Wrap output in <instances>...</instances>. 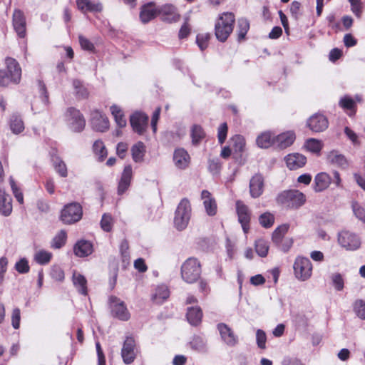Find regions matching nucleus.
I'll use <instances>...</instances> for the list:
<instances>
[{
	"mask_svg": "<svg viewBox=\"0 0 365 365\" xmlns=\"http://www.w3.org/2000/svg\"><path fill=\"white\" fill-rule=\"evenodd\" d=\"M6 69L0 70V86L6 87L10 84H18L21 78V68L18 61L10 57L5 59Z\"/></svg>",
	"mask_w": 365,
	"mask_h": 365,
	"instance_id": "f257e3e1",
	"label": "nucleus"
},
{
	"mask_svg": "<svg viewBox=\"0 0 365 365\" xmlns=\"http://www.w3.org/2000/svg\"><path fill=\"white\" fill-rule=\"evenodd\" d=\"M235 19L231 12H225L217 19L215 26L216 38L221 42L225 41L233 30Z\"/></svg>",
	"mask_w": 365,
	"mask_h": 365,
	"instance_id": "f03ea898",
	"label": "nucleus"
},
{
	"mask_svg": "<svg viewBox=\"0 0 365 365\" xmlns=\"http://www.w3.org/2000/svg\"><path fill=\"white\" fill-rule=\"evenodd\" d=\"M200 274L201 265L196 258H188L181 266V277L188 284L197 282Z\"/></svg>",
	"mask_w": 365,
	"mask_h": 365,
	"instance_id": "7ed1b4c3",
	"label": "nucleus"
},
{
	"mask_svg": "<svg viewBox=\"0 0 365 365\" xmlns=\"http://www.w3.org/2000/svg\"><path fill=\"white\" fill-rule=\"evenodd\" d=\"M277 202L291 208H298L306 201L305 195L299 190H285L277 197Z\"/></svg>",
	"mask_w": 365,
	"mask_h": 365,
	"instance_id": "20e7f679",
	"label": "nucleus"
},
{
	"mask_svg": "<svg viewBox=\"0 0 365 365\" xmlns=\"http://www.w3.org/2000/svg\"><path fill=\"white\" fill-rule=\"evenodd\" d=\"M191 216V206L187 199H183L178 204L174 217V225L178 230L185 229Z\"/></svg>",
	"mask_w": 365,
	"mask_h": 365,
	"instance_id": "39448f33",
	"label": "nucleus"
},
{
	"mask_svg": "<svg viewBox=\"0 0 365 365\" xmlns=\"http://www.w3.org/2000/svg\"><path fill=\"white\" fill-rule=\"evenodd\" d=\"M66 125L73 132H81L86 125V120L79 110L70 107L64 114Z\"/></svg>",
	"mask_w": 365,
	"mask_h": 365,
	"instance_id": "423d86ee",
	"label": "nucleus"
},
{
	"mask_svg": "<svg viewBox=\"0 0 365 365\" xmlns=\"http://www.w3.org/2000/svg\"><path fill=\"white\" fill-rule=\"evenodd\" d=\"M337 241L339 245L347 251L357 250L361 244L359 236L349 230H342L338 233Z\"/></svg>",
	"mask_w": 365,
	"mask_h": 365,
	"instance_id": "0eeeda50",
	"label": "nucleus"
},
{
	"mask_svg": "<svg viewBox=\"0 0 365 365\" xmlns=\"http://www.w3.org/2000/svg\"><path fill=\"white\" fill-rule=\"evenodd\" d=\"M293 268L296 278L301 281H306L312 276V264L307 257H297Z\"/></svg>",
	"mask_w": 365,
	"mask_h": 365,
	"instance_id": "6e6552de",
	"label": "nucleus"
},
{
	"mask_svg": "<svg viewBox=\"0 0 365 365\" xmlns=\"http://www.w3.org/2000/svg\"><path fill=\"white\" fill-rule=\"evenodd\" d=\"M82 217V208L78 203H71L61 211V220L66 224H72L78 222Z\"/></svg>",
	"mask_w": 365,
	"mask_h": 365,
	"instance_id": "1a4fd4ad",
	"label": "nucleus"
},
{
	"mask_svg": "<svg viewBox=\"0 0 365 365\" xmlns=\"http://www.w3.org/2000/svg\"><path fill=\"white\" fill-rule=\"evenodd\" d=\"M148 116L142 112H135L130 116V123L133 130L140 135H143L148 127Z\"/></svg>",
	"mask_w": 365,
	"mask_h": 365,
	"instance_id": "9d476101",
	"label": "nucleus"
},
{
	"mask_svg": "<svg viewBox=\"0 0 365 365\" xmlns=\"http://www.w3.org/2000/svg\"><path fill=\"white\" fill-rule=\"evenodd\" d=\"M121 356L123 362L130 364L136 357V348L135 340L132 337H127L121 350Z\"/></svg>",
	"mask_w": 365,
	"mask_h": 365,
	"instance_id": "9b49d317",
	"label": "nucleus"
},
{
	"mask_svg": "<svg viewBox=\"0 0 365 365\" xmlns=\"http://www.w3.org/2000/svg\"><path fill=\"white\" fill-rule=\"evenodd\" d=\"M110 303L113 316L123 321L129 319L130 313L123 302L120 301L116 297H110Z\"/></svg>",
	"mask_w": 365,
	"mask_h": 365,
	"instance_id": "f8f14e48",
	"label": "nucleus"
},
{
	"mask_svg": "<svg viewBox=\"0 0 365 365\" xmlns=\"http://www.w3.org/2000/svg\"><path fill=\"white\" fill-rule=\"evenodd\" d=\"M12 22L14 30L20 38H24L26 34V22L24 12L16 9L12 16Z\"/></svg>",
	"mask_w": 365,
	"mask_h": 365,
	"instance_id": "ddd939ff",
	"label": "nucleus"
},
{
	"mask_svg": "<svg viewBox=\"0 0 365 365\" xmlns=\"http://www.w3.org/2000/svg\"><path fill=\"white\" fill-rule=\"evenodd\" d=\"M307 125L312 131L319 133L328 128L329 122L324 115L315 113L307 120Z\"/></svg>",
	"mask_w": 365,
	"mask_h": 365,
	"instance_id": "4468645a",
	"label": "nucleus"
},
{
	"mask_svg": "<svg viewBox=\"0 0 365 365\" xmlns=\"http://www.w3.org/2000/svg\"><path fill=\"white\" fill-rule=\"evenodd\" d=\"M288 230H289L288 225L283 224L282 225H279L274 230V231L272 233V240L273 242L276 245L280 247V248L284 252H287L292 244V240H286V245H283L281 246V245H280L282 242L283 237L285 235V234L287 232Z\"/></svg>",
	"mask_w": 365,
	"mask_h": 365,
	"instance_id": "2eb2a0df",
	"label": "nucleus"
},
{
	"mask_svg": "<svg viewBox=\"0 0 365 365\" xmlns=\"http://www.w3.org/2000/svg\"><path fill=\"white\" fill-rule=\"evenodd\" d=\"M222 340L229 346H234L238 342V337L232 329L224 323L217 324Z\"/></svg>",
	"mask_w": 365,
	"mask_h": 365,
	"instance_id": "dca6fc26",
	"label": "nucleus"
},
{
	"mask_svg": "<svg viewBox=\"0 0 365 365\" xmlns=\"http://www.w3.org/2000/svg\"><path fill=\"white\" fill-rule=\"evenodd\" d=\"M158 14L162 16V20L165 22H176L180 19V15L176 8L171 4H165L158 9Z\"/></svg>",
	"mask_w": 365,
	"mask_h": 365,
	"instance_id": "f3484780",
	"label": "nucleus"
},
{
	"mask_svg": "<svg viewBox=\"0 0 365 365\" xmlns=\"http://www.w3.org/2000/svg\"><path fill=\"white\" fill-rule=\"evenodd\" d=\"M236 210L238 215V220L242 225V229L245 232H247L249 229V222L250 220V212L247 205L242 201L237 200L236 202Z\"/></svg>",
	"mask_w": 365,
	"mask_h": 365,
	"instance_id": "a211bd4d",
	"label": "nucleus"
},
{
	"mask_svg": "<svg viewBox=\"0 0 365 365\" xmlns=\"http://www.w3.org/2000/svg\"><path fill=\"white\" fill-rule=\"evenodd\" d=\"M91 124L93 129L99 132H105L109 128L108 118L99 111L92 113Z\"/></svg>",
	"mask_w": 365,
	"mask_h": 365,
	"instance_id": "6ab92c4d",
	"label": "nucleus"
},
{
	"mask_svg": "<svg viewBox=\"0 0 365 365\" xmlns=\"http://www.w3.org/2000/svg\"><path fill=\"white\" fill-rule=\"evenodd\" d=\"M264 190V178L259 174L255 175L250 181V193L252 197L257 198Z\"/></svg>",
	"mask_w": 365,
	"mask_h": 365,
	"instance_id": "aec40b11",
	"label": "nucleus"
},
{
	"mask_svg": "<svg viewBox=\"0 0 365 365\" xmlns=\"http://www.w3.org/2000/svg\"><path fill=\"white\" fill-rule=\"evenodd\" d=\"M285 161L290 170H297L306 164L307 158L302 154L291 153L285 157Z\"/></svg>",
	"mask_w": 365,
	"mask_h": 365,
	"instance_id": "412c9836",
	"label": "nucleus"
},
{
	"mask_svg": "<svg viewBox=\"0 0 365 365\" xmlns=\"http://www.w3.org/2000/svg\"><path fill=\"white\" fill-rule=\"evenodd\" d=\"M158 9L153 2L143 5L140 9V19L143 24H147L153 19L157 15Z\"/></svg>",
	"mask_w": 365,
	"mask_h": 365,
	"instance_id": "4be33fe9",
	"label": "nucleus"
},
{
	"mask_svg": "<svg viewBox=\"0 0 365 365\" xmlns=\"http://www.w3.org/2000/svg\"><path fill=\"white\" fill-rule=\"evenodd\" d=\"M190 155L183 148L176 149L173 155V160L176 167L180 169L186 168L190 163Z\"/></svg>",
	"mask_w": 365,
	"mask_h": 365,
	"instance_id": "5701e85b",
	"label": "nucleus"
},
{
	"mask_svg": "<svg viewBox=\"0 0 365 365\" xmlns=\"http://www.w3.org/2000/svg\"><path fill=\"white\" fill-rule=\"evenodd\" d=\"M77 8L83 13L86 11L101 12L103 5L101 2H93L91 0H76Z\"/></svg>",
	"mask_w": 365,
	"mask_h": 365,
	"instance_id": "b1692460",
	"label": "nucleus"
},
{
	"mask_svg": "<svg viewBox=\"0 0 365 365\" xmlns=\"http://www.w3.org/2000/svg\"><path fill=\"white\" fill-rule=\"evenodd\" d=\"M132 175L133 171L131 165H126L124 168L121 179L118 184V192L119 195L123 194L128 188L132 179Z\"/></svg>",
	"mask_w": 365,
	"mask_h": 365,
	"instance_id": "393cba45",
	"label": "nucleus"
},
{
	"mask_svg": "<svg viewBox=\"0 0 365 365\" xmlns=\"http://www.w3.org/2000/svg\"><path fill=\"white\" fill-rule=\"evenodd\" d=\"M203 204L207 214L213 216L217 213V204L215 199L211 197V194L207 190H203L201 194Z\"/></svg>",
	"mask_w": 365,
	"mask_h": 365,
	"instance_id": "a878e982",
	"label": "nucleus"
},
{
	"mask_svg": "<svg viewBox=\"0 0 365 365\" xmlns=\"http://www.w3.org/2000/svg\"><path fill=\"white\" fill-rule=\"evenodd\" d=\"M74 253L76 256L83 257L93 252V245L86 240H80L74 246Z\"/></svg>",
	"mask_w": 365,
	"mask_h": 365,
	"instance_id": "bb28decb",
	"label": "nucleus"
},
{
	"mask_svg": "<svg viewBox=\"0 0 365 365\" xmlns=\"http://www.w3.org/2000/svg\"><path fill=\"white\" fill-rule=\"evenodd\" d=\"M331 178L326 173L317 174L314 178V189L316 192H322L326 190L331 183Z\"/></svg>",
	"mask_w": 365,
	"mask_h": 365,
	"instance_id": "cd10ccee",
	"label": "nucleus"
},
{
	"mask_svg": "<svg viewBox=\"0 0 365 365\" xmlns=\"http://www.w3.org/2000/svg\"><path fill=\"white\" fill-rule=\"evenodd\" d=\"M295 140V135L292 131L275 135V144L281 148H285L291 145Z\"/></svg>",
	"mask_w": 365,
	"mask_h": 365,
	"instance_id": "c85d7f7f",
	"label": "nucleus"
},
{
	"mask_svg": "<svg viewBox=\"0 0 365 365\" xmlns=\"http://www.w3.org/2000/svg\"><path fill=\"white\" fill-rule=\"evenodd\" d=\"M256 143L261 148H268L275 144V135L269 131L264 132L258 135Z\"/></svg>",
	"mask_w": 365,
	"mask_h": 365,
	"instance_id": "c756f323",
	"label": "nucleus"
},
{
	"mask_svg": "<svg viewBox=\"0 0 365 365\" xmlns=\"http://www.w3.org/2000/svg\"><path fill=\"white\" fill-rule=\"evenodd\" d=\"M12 211L11 198L0 189V213L4 216H9Z\"/></svg>",
	"mask_w": 365,
	"mask_h": 365,
	"instance_id": "7c9ffc66",
	"label": "nucleus"
},
{
	"mask_svg": "<svg viewBox=\"0 0 365 365\" xmlns=\"http://www.w3.org/2000/svg\"><path fill=\"white\" fill-rule=\"evenodd\" d=\"M187 319L192 326L198 325L202 318V312L200 307H191L187 308Z\"/></svg>",
	"mask_w": 365,
	"mask_h": 365,
	"instance_id": "2f4dec72",
	"label": "nucleus"
},
{
	"mask_svg": "<svg viewBox=\"0 0 365 365\" xmlns=\"http://www.w3.org/2000/svg\"><path fill=\"white\" fill-rule=\"evenodd\" d=\"M190 348L199 353H207L208 351L207 339L202 336H194L190 341Z\"/></svg>",
	"mask_w": 365,
	"mask_h": 365,
	"instance_id": "473e14b6",
	"label": "nucleus"
},
{
	"mask_svg": "<svg viewBox=\"0 0 365 365\" xmlns=\"http://www.w3.org/2000/svg\"><path fill=\"white\" fill-rule=\"evenodd\" d=\"M73 284L78 292L83 294L87 295V280L86 277L81 274L75 272L73 274Z\"/></svg>",
	"mask_w": 365,
	"mask_h": 365,
	"instance_id": "72a5a7b5",
	"label": "nucleus"
},
{
	"mask_svg": "<svg viewBox=\"0 0 365 365\" xmlns=\"http://www.w3.org/2000/svg\"><path fill=\"white\" fill-rule=\"evenodd\" d=\"M9 126L11 132L14 134H19L24 130V124L21 118L16 115L13 114L10 118Z\"/></svg>",
	"mask_w": 365,
	"mask_h": 365,
	"instance_id": "f704fd0d",
	"label": "nucleus"
},
{
	"mask_svg": "<svg viewBox=\"0 0 365 365\" xmlns=\"http://www.w3.org/2000/svg\"><path fill=\"white\" fill-rule=\"evenodd\" d=\"M132 158L135 163L141 162L145 153V145L142 142H138L131 148Z\"/></svg>",
	"mask_w": 365,
	"mask_h": 365,
	"instance_id": "c9c22d12",
	"label": "nucleus"
},
{
	"mask_svg": "<svg viewBox=\"0 0 365 365\" xmlns=\"http://www.w3.org/2000/svg\"><path fill=\"white\" fill-rule=\"evenodd\" d=\"M170 296V292L167 286L160 285L158 287L155 294L153 296V299L158 304L163 303Z\"/></svg>",
	"mask_w": 365,
	"mask_h": 365,
	"instance_id": "e433bc0d",
	"label": "nucleus"
},
{
	"mask_svg": "<svg viewBox=\"0 0 365 365\" xmlns=\"http://www.w3.org/2000/svg\"><path fill=\"white\" fill-rule=\"evenodd\" d=\"M250 29V23L246 19H240L237 21V38L238 41H242L245 38V36Z\"/></svg>",
	"mask_w": 365,
	"mask_h": 365,
	"instance_id": "4c0bfd02",
	"label": "nucleus"
},
{
	"mask_svg": "<svg viewBox=\"0 0 365 365\" xmlns=\"http://www.w3.org/2000/svg\"><path fill=\"white\" fill-rule=\"evenodd\" d=\"M93 149L94 153L98 156L100 161H103L106 158L108 153L101 140H96L93 143Z\"/></svg>",
	"mask_w": 365,
	"mask_h": 365,
	"instance_id": "58836bf2",
	"label": "nucleus"
},
{
	"mask_svg": "<svg viewBox=\"0 0 365 365\" xmlns=\"http://www.w3.org/2000/svg\"><path fill=\"white\" fill-rule=\"evenodd\" d=\"M304 146L309 151L319 154L322 148L323 143L319 140L309 138L307 140Z\"/></svg>",
	"mask_w": 365,
	"mask_h": 365,
	"instance_id": "ea45409f",
	"label": "nucleus"
},
{
	"mask_svg": "<svg viewBox=\"0 0 365 365\" xmlns=\"http://www.w3.org/2000/svg\"><path fill=\"white\" fill-rule=\"evenodd\" d=\"M51 257L52 254L51 252L41 250L36 252L34 259L40 264H46L50 262Z\"/></svg>",
	"mask_w": 365,
	"mask_h": 365,
	"instance_id": "a19ab883",
	"label": "nucleus"
},
{
	"mask_svg": "<svg viewBox=\"0 0 365 365\" xmlns=\"http://www.w3.org/2000/svg\"><path fill=\"white\" fill-rule=\"evenodd\" d=\"M53 164L55 170L59 174L60 176L66 178L68 175L67 167L66 163L58 157L53 158Z\"/></svg>",
	"mask_w": 365,
	"mask_h": 365,
	"instance_id": "79ce46f5",
	"label": "nucleus"
},
{
	"mask_svg": "<svg viewBox=\"0 0 365 365\" xmlns=\"http://www.w3.org/2000/svg\"><path fill=\"white\" fill-rule=\"evenodd\" d=\"M269 250L268 242L263 240L259 239L255 241V251L257 255L262 257H264L267 255Z\"/></svg>",
	"mask_w": 365,
	"mask_h": 365,
	"instance_id": "37998d69",
	"label": "nucleus"
},
{
	"mask_svg": "<svg viewBox=\"0 0 365 365\" xmlns=\"http://www.w3.org/2000/svg\"><path fill=\"white\" fill-rule=\"evenodd\" d=\"M205 133L202 128L197 125H195L192 126L191 130V138L192 143L193 145H197L200 141L204 138Z\"/></svg>",
	"mask_w": 365,
	"mask_h": 365,
	"instance_id": "c03bdc74",
	"label": "nucleus"
},
{
	"mask_svg": "<svg viewBox=\"0 0 365 365\" xmlns=\"http://www.w3.org/2000/svg\"><path fill=\"white\" fill-rule=\"evenodd\" d=\"M73 86L75 89V93L78 98L82 99L88 98L89 93L80 81L74 80L73 81Z\"/></svg>",
	"mask_w": 365,
	"mask_h": 365,
	"instance_id": "a18cd8bd",
	"label": "nucleus"
},
{
	"mask_svg": "<svg viewBox=\"0 0 365 365\" xmlns=\"http://www.w3.org/2000/svg\"><path fill=\"white\" fill-rule=\"evenodd\" d=\"M330 161L341 168H346L347 166V161L345 157L336 152H331L329 156Z\"/></svg>",
	"mask_w": 365,
	"mask_h": 365,
	"instance_id": "49530a36",
	"label": "nucleus"
},
{
	"mask_svg": "<svg viewBox=\"0 0 365 365\" xmlns=\"http://www.w3.org/2000/svg\"><path fill=\"white\" fill-rule=\"evenodd\" d=\"M352 210L354 216L363 223H365V208L359 202H353L351 204Z\"/></svg>",
	"mask_w": 365,
	"mask_h": 365,
	"instance_id": "de8ad7c7",
	"label": "nucleus"
},
{
	"mask_svg": "<svg viewBox=\"0 0 365 365\" xmlns=\"http://www.w3.org/2000/svg\"><path fill=\"white\" fill-rule=\"evenodd\" d=\"M66 240V233L63 230H61L53 239L51 247L59 249L63 246Z\"/></svg>",
	"mask_w": 365,
	"mask_h": 365,
	"instance_id": "09e8293b",
	"label": "nucleus"
},
{
	"mask_svg": "<svg viewBox=\"0 0 365 365\" xmlns=\"http://www.w3.org/2000/svg\"><path fill=\"white\" fill-rule=\"evenodd\" d=\"M259 222L262 227L268 228L274 224V217L270 212H264L259 216Z\"/></svg>",
	"mask_w": 365,
	"mask_h": 365,
	"instance_id": "8fccbe9b",
	"label": "nucleus"
},
{
	"mask_svg": "<svg viewBox=\"0 0 365 365\" xmlns=\"http://www.w3.org/2000/svg\"><path fill=\"white\" fill-rule=\"evenodd\" d=\"M14 268L19 274H26L30 270L29 262L26 258H21L16 262Z\"/></svg>",
	"mask_w": 365,
	"mask_h": 365,
	"instance_id": "3c124183",
	"label": "nucleus"
},
{
	"mask_svg": "<svg viewBox=\"0 0 365 365\" xmlns=\"http://www.w3.org/2000/svg\"><path fill=\"white\" fill-rule=\"evenodd\" d=\"M354 310L360 319H365V302L364 300H356L354 304Z\"/></svg>",
	"mask_w": 365,
	"mask_h": 365,
	"instance_id": "603ef678",
	"label": "nucleus"
},
{
	"mask_svg": "<svg viewBox=\"0 0 365 365\" xmlns=\"http://www.w3.org/2000/svg\"><path fill=\"white\" fill-rule=\"evenodd\" d=\"M78 41L82 49L88 51H93L95 50L93 43L83 35L78 36Z\"/></svg>",
	"mask_w": 365,
	"mask_h": 365,
	"instance_id": "864d4df0",
	"label": "nucleus"
},
{
	"mask_svg": "<svg viewBox=\"0 0 365 365\" xmlns=\"http://www.w3.org/2000/svg\"><path fill=\"white\" fill-rule=\"evenodd\" d=\"M232 141L233 143V147L235 151L242 152L244 150L245 145V141L244 138L242 135H236L232 138Z\"/></svg>",
	"mask_w": 365,
	"mask_h": 365,
	"instance_id": "5fc2aeb1",
	"label": "nucleus"
},
{
	"mask_svg": "<svg viewBox=\"0 0 365 365\" xmlns=\"http://www.w3.org/2000/svg\"><path fill=\"white\" fill-rule=\"evenodd\" d=\"M208 169L213 175L218 174L221 169L220 160L218 158L209 159Z\"/></svg>",
	"mask_w": 365,
	"mask_h": 365,
	"instance_id": "6e6d98bb",
	"label": "nucleus"
},
{
	"mask_svg": "<svg viewBox=\"0 0 365 365\" xmlns=\"http://www.w3.org/2000/svg\"><path fill=\"white\" fill-rule=\"evenodd\" d=\"M256 341L259 348L265 349L267 336L265 332L262 329H257L256 331Z\"/></svg>",
	"mask_w": 365,
	"mask_h": 365,
	"instance_id": "4d7b16f0",
	"label": "nucleus"
},
{
	"mask_svg": "<svg viewBox=\"0 0 365 365\" xmlns=\"http://www.w3.org/2000/svg\"><path fill=\"white\" fill-rule=\"evenodd\" d=\"M228 127L226 123H222L217 130L218 141L220 144H223L226 140Z\"/></svg>",
	"mask_w": 365,
	"mask_h": 365,
	"instance_id": "13d9d810",
	"label": "nucleus"
},
{
	"mask_svg": "<svg viewBox=\"0 0 365 365\" xmlns=\"http://www.w3.org/2000/svg\"><path fill=\"white\" fill-rule=\"evenodd\" d=\"M51 276L53 279L61 282L64 279V272L60 267L53 266L51 271Z\"/></svg>",
	"mask_w": 365,
	"mask_h": 365,
	"instance_id": "bf43d9fd",
	"label": "nucleus"
},
{
	"mask_svg": "<svg viewBox=\"0 0 365 365\" xmlns=\"http://www.w3.org/2000/svg\"><path fill=\"white\" fill-rule=\"evenodd\" d=\"M112 218L110 215L104 214L101 221V226L106 232H110L112 229Z\"/></svg>",
	"mask_w": 365,
	"mask_h": 365,
	"instance_id": "052dcab7",
	"label": "nucleus"
},
{
	"mask_svg": "<svg viewBox=\"0 0 365 365\" xmlns=\"http://www.w3.org/2000/svg\"><path fill=\"white\" fill-rule=\"evenodd\" d=\"M9 182H10V185H11V187L12 192H13V193H14L16 200L19 203H21V204L23 203V202H24L23 194L19 190V188H18L17 185H16L14 179L12 178H10Z\"/></svg>",
	"mask_w": 365,
	"mask_h": 365,
	"instance_id": "680f3d73",
	"label": "nucleus"
},
{
	"mask_svg": "<svg viewBox=\"0 0 365 365\" xmlns=\"http://www.w3.org/2000/svg\"><path fill=\"white\" fill-rule=\"evenodd\" d=\"M333 284L336 290L341 291L344 288V279L339 273H335L331 277Z\"/></svg>",
	"mask_w": 365,
	"mask_h": 365,
	"instance_id": "e2e57ef3",
	"label": "nucleus"
},
{
	"mask_svg": "<svg viewBox=\"0 0 365 365\" xmlns=\"http://www.w3.org/2000/svg\"><path fill=\"white\" fill-rule=\"evenodd\" d=\"M20 319H21V312L19 308H15L13 309L12 315H11V324L12 327L17 329L20 326Z\"/></svg>",
	"mask_w": 365,
	"mask_h": 365,
	"instance_id": "0e129e2a",
	"label": "nucleus"
},
{
	"mask_svg": "<svg viewBox=\"0 0 365 365\" xmlns=\"http://www.w3.org/2000/svg\"><path fill=\"white\" fill-rule=\"evenodd\" d=\"M209 38V34H198L197 36L196 42L201 51L207 48Z\"/></svg>",
	"mask_w": 365,
	"mask_h": 365,
	"instance_id": "69168bd1",
	"label": "nucleus"
},
{
	"mask_svg": "<svg viewBox=\"0 0 365 365\" xmlns=\"http://www.w3.org/2000/svg\"><path fill=\"white\" fill-rule=\"evenodd\" d=\"M8 259L6 257H1L0 258V286L2 284L4 275L7 270Z\"/></svg>",
	"mask_w": 365,
	"mask_h": 365,
	"instance_id": "338daca9",
	"label": "nucleus"
},
{
	"mask_svg": "<svg viewBox=\"0 0 365 365\" xmlns=\"http://www.w3.org/2000/svg\"><path fill=\"white\" fill-rule=\"evenodd\" d=\"M339 105L343 108L352 110L354 108L355 102L352 98L344 97L340 100Z\"/></svg>",
	"mask_w": 365,
	"mask_h": 365,
	"instance_id": "774afa93",
	"label": "nucleus"
}]
</instances>
